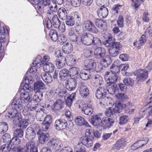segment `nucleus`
I'll return each instance as SVG.
<instances>
[{"label":"nucleus","instance_id":"obj_1","mask_svg":"<svg viewBox=\"0 0 152 152\" xmlns=\"http://www.w3.org/2000/svg\"><path fill=\"white\" fill-rule=\"evenodd\" d=\"M82 36L81 38L79 37L81 40L79 42H77V44L82 42L85 45H89L98 44L100 42V40L99 38L94 37L93 35L90 33H85L82 34Z\"/></svg>","mask_w":152,"mask_h":152},{"label":"nucleus","instance_id":"obj_2","mask_svg":"<svg viewBox=\"0 0 152 152\" xmlns=\"http://www.w3.org/2000/svg\"><path fill=\"white\" fill-rule=\"evenodd\" d=\"M106 87L104 86L98 88L96 92V96L97 98L101 100L100 103L103 105H107L109 102V98L106 96L107 93Z\"/></svg>","mask_w":152,"mask_h":152},{"label":"nucleus","instance_id":"obj_3","mask_svg":"<svg viewBox=\"0 0 152 152\" xmlns=\"http://www.w3.org/2000/svg\"><path fill=\"white\" fill-rule=\"evenodd\" d=\"M64 102L60 99H58L55 102L53 100H48L46 102V107L49 110L54 111H58L64 107Z\"/></svg>","mask_w":152,"mask_h":152},{"label":"nucleus","instance_id":"obj_4","mask_svg":"<svg viewBox=\"0 0 152 152\" xmlns=\"http://www.w3.org/2000/svg\"><path fill=\"white\" fill-rule=\"evenodd\" d=\"M33 82V78L30 76L25 77L23 82L21 83L20 91L29 93L32 89L31 84Z\"/></svg>","mask_w":152,"mask_h":152},{"label":"nucleus","instance_id":"obj_5","mask_svg":"<svg viewBox=\"0 0 152 152\" xmlns=\"http://www.w3.org/2000/svg\"><path fill=\"white\" fill-rule=\"evenodd\" d=\"M5 116L7 119L10 120L14 119L13 122L15 124H17L21 120V116L17 115L16 111L14 110L13 107H11L7 110Z\"/></svg>","mask_w":152,"mask_h":152},{"label":"nucleus","instance_id":"obj_6","mask_svg":"<svg viewBox=\"0 0 152 152\" xmlns=\"http://www.w3.org/2000/svg\"><path fill=\"white\" fill-rule=\"evenodd\" d=\"M83 28L86 30L94 33L98 32V30L94 23L88 20H85L82 23Z\"/></svg>","mask_w":152,"mask_h":152},{"label":"nucleus","instance_id":"obj_7","mask_svg":"<svg viewBox=\"0 0 152 152\" xmlns=\"http://www.w3.org/2000/svg\"><path fill=\"white\" fill-rule=\"evenodd\" d=\"M134 74L137 77V81H143L147 79L148 75V71L143 69H138L134 72Z\"/></svg>","mask_w":152,"mask_h":152},{"label":"nucleus","instance_id":"obj_8","mask_svg":"<svg viewBox=\"0 0 152 152\" xmlns=\"http://www.w3.org/2000/svg\"><path fill=\"white\" fill-rule=\"evenodd\" d=\"M78 80V78L74 77H71L68 79L66 81V87L67 89L69 91H73L77 85V81Z\"/></svg>","mask_w":152,"mask_h":152},{"label":"nucleus","instance_id":"obj_9","mask_svg":"<svg viewBox=\"0 0 152 152\" xmlns=\"http://www.w3.org/2000/svg\"><path fill=\"white\" fill-rule=\"evenodd\" d=\"M95 57L98 59H101L104 58L108 56L106 52L105 49L103 48H97L94 51Z\"/></svg>","mask_w":152,"mask_h":152},{"label":"nucleus","instance_id":"obj_10","mask_svg":"<svg viewBox=\"0 0 152 152\" xmlns=\"http://www.w3.org/2000/svg\"><path fill=\"white\" fill-rule=\"evenodd\" d=\"M79 107L81 110L82 113H84L86 115H90L93 112L92 107L90 104L80 103Z\"/></svg>","mask_w":152,"mask_h":152},{"label":"nucleus","instance_id":"obj_11","mask_svg":"<svg viewBox=\"0 0 152 152\" xmlns=\"http://www.w3.org/2000/svg\"><path fill=\"white\" fill-rule=\"evenodd\" d=\"M54 126L57 130L64 129L67 127V123L66 121L64 119H58L56 121Z\"/></svg>","mask_w":152,"mask_h":152},{"label":"nucleus","instance_id":"obj_12","mask_svg":"<svg viewBox=\"0 0 152 152\" xmlns=\"http://www.w3.org/2000/svg\"><path fill=\"white\" fill-rule=\"evenodd\" d=\"M52 118L51 115H48L44 118L42 124V128L43 131L46 132L48 130L52 121Z\"/></svg>","mask_w":152,"mask_h":152},{"label":"nucleus","instance_id":"obj_13","mask_svg":"<svg viewBox=\"0 0 152 152\" xmlns=\"http://www.w3.org/2000/svg\"><path fill=\"white\" fill-rule=\"evenodd\" d=\"M48 18H50L53 22V26L56 28H58L61 24L60 21L58 18L57 15L52 12L47 14Z\"/></svg>","mask_w":152,"mask_h":152},{"label":"nucleus","instance_id":"obj_14","mask_svg":"<svg viewBox=\"0 0 152 152\" xmlns=\"http://www.w3.org/2000/svg\"><path fill=\"white\" fill-rule=\"evenodd\" d=\"M79 94L83 98H86L89 94V91L87 87L82 83L79 85Z\"/></svg>","mask_w":152,"mask_h":152},{"label":"nucleus","instance_id":"obj_15","mask_svg":"<svg viewBox=\"0 0 152 152\" xmlns=\"http://www.w3.org/2000/svg\"><path fill=\"white\" fill-rule=\"evenodd\" d=\"M54 60V63L55 64L58 68L60 69L62 68L66 63V58L64 56H60L58 58H56Z\"/></svg>","mask_w":152,"mask_h":152},{"label":"nucleus","instance_id":"obj_16","mask_svg":"<svg viewBox=\"0 0 152 152\" xmlns=\"http://www.w3.org/2000/svg\"><path fill=\"white\" fill-rule=\"evenodd\" d=\"M85 67L88 70L94 69L96 66V63L95 61L92 59H87L84 62Z\"/></svg>","mask_w":152,"mask_h":152},{"label":"nucleus","instance_id":"obj_17","mask_svg":"<svg viewBox=\"0 0 152 152\" xmlns=\"http://www.w3.org/2000/svg\"><path fill=\"white\" fill-rule=\"evenodd\" d=\"M97 15L100 18H106L108 14V11L107 9L104 7L103 5L97 11Z\"/></svg>","mask_w":152,"mask_h":152},{"label":"nucleus","instance_id":"obj_18","mask_svg":"<svg viewBox=\"0 0 152 152\" xmlns=\"http://www.w3.org/2000/svg\"><path fill=\"white\" fill-rule=\"evenodd\" d=\"M20 100L22 104H26L31 101V96L29 93L21 92L20 94Z\"/></svg>","mask_w":152,"mask_h":152},{"label":"nucleus","instance_id":"obj_19","mask_svg":"<svg viewBox=\"0 0 152 152\" xmlns=\"http://www.w3.org/2000/svg\"><path fill=\"white\" fill-rule=\"evenodd\" d=\"M75 121L77 125L80 126L84 125L87 127L90 126L88 123L86 121L84 118L80 116L76 117L75 118Z\"/></svg>","mask_w":152,"mask_h":152},{"label":"nucleus","instance_id":"obj_20","mask_svg":"<svg viewBox=\"0 0 152 152\" xmlns=\"http://www.w3.org/2000/svg\"><path fill=\"white\" fill-rule=\"evenodd\" d=\"M104 35L103 37L105 38H106V40L104 42L103 44L105 45L106 47H108L110 46L113 43V39L114 38L112 36V34L107 33Z\"/></svg>","mask_w":152,"mask_h":152},{"label":"nucleus","instance_id":"obj_21","mask_svg":"<svg viewBox=\"0 0 152 152\" xmlns=\"http://www.w3.org/2000/svg\"><path fill=\"white\" fill-rule=\"evenodd\" d=\"M25 138L28 140L32 141L35 137L36 133L33 128L28 127L26 131Z\"/></svg>","mask_w":152,"mask_h":152},{"label":"nucleus","instance_id":"obj_22","mask_svg":"<svg viewBox=\"0 0 152 152\" xmlns=\"http://www.w3.org/2000/svg\"><path fill=\"white\" fill-rule=\"evenodd\" d=\"M106 88L108 92L111 94H117L119 92V90L117 88L116 85H115L110 84L108 83L106 84Z\"/></svg>","mask_w":152,"mask_h":152},{"label":"nucleus","instance_id":"obj_23","mask_svg":"<svg viewBox=\"0 0 152 152\" xmlns=\"http://www.w3.org/2000/svg\"><path fill=\"white\" fill-rule=\"evenodd\" d=\"M114 121L113 119L108 118H103L101 121V126L103 127H110L113 125Z\"/></svg>","mask_w":152,"mask_h":152},{"label":"nucleus","instance_id":"obj_24","mask_svg":"<svg viewBox=\"0 0 152 152\" xmlns=\"http://www.w3.org/2000/svg\"><path fill=\"white\" fill-rule=\"evenodd\" d=\"M45 88L44 83L41 80L37 81L34 84V91L35 92H42Z\"/></svg>","mask_w":152,"mask_h":152},{"label":"nucleus","instance_id":"obj_25","mask_svg":"<svg viewBox=\"0 0 152 152\" xmlns=\"http://www.w3.org/2000/svg\"><path fill=\"white\" fill-rule=\"evenodd\" d=\"M126 142L123 139L118 140L113 145L112 150L115 151H117L122 149L125 146Z\"/></svg>","mask_w":152,"mask_h":152},{"label":"nucleus","instance_id":"obj_26","mask_svg":"<svg viewBox=\"0 0 152 152\" xmlns=\"http://www.w3.org/2000/svg\"><path fill=\"white\" fill-rule=\"evenodd\" d=\"M93 139L87 137H83L81 138L80 141L82 144L87 147H90L93 145Z\"/></svg>","mask_w":152,"mask_h":152},{"label":"nucleus","instance_id":"obj_27","mask_svg":"<svg viewBox=\"0 0 152 152\" xmlns=\"http://www.w3.org/2000/svg\"><path fill=\"white\" fill-rule=\"evenodd\" d=\"M55 91L56 97L60 98L65 97L67 93V91L66 89H62L59 87L57 88Z\"/></svg>","mask_w":152,"mask_h":152},{"label":"nucleus","instance_id":"obj_28","mask_svg":"<svg viewBox=\"0 0 152 152\" xmlns=\"http://www.w3.org/2000/svg\"><path fill=\"white\" fill-rule=\"evenodd\" d=\"M68 34L70 38L72 39L73 41L76 42H79L81 40L80 38L77 35H75V33L74 29L73 28H71L69 29Z\"/></svg>","mask_w":152,"mask_h":152},{"label":"nucleus","instance_id":"obj_29","mask_svg":"<svg viewBox=\"0 0 152 152\" xmlns=\"http://www.w3.org/2000/svg\"><path fill=\"white\" fill-rule=\"evenodd\" d=\"M41 76L42 80L47 83H50L53 80L52 75L48 72L42 73Z\"/></svg>","mask_w":152,"mask_h":152},{"label":"nucleus","instance_id":"obj_30","mask_svg":"<svg viewBox=\"0 0 152 152\" xmlns=\"http://www.w3.org/2000/svg\"><path fill=\"white\" fill-rule=\"evenodd\" d=\"M35 145V143L31 141L27 142L25 145V147L29 152H37V149Z\"/></svg>","mask_w":152,"mask_h":152},{"label":"nucleus","instance_id":"obj_31","mask_svg":"<svg viewBox=\"0 0 152 152\" xmlns=\"http://www.w3.org/2000/svg\"><path fill=\"white\" fill-rule=\"evenodd\" d=\"M57 13L59 18L63 20H65L67 17L66 11L64 7H61L59 8L58 11Z\"/></svg>","mask_w":152,"mask_h":152},{"label":"nucleus","instance_id":"obj_32","mask_svg":"<svg viewBox=\"0 0 152 152\" xmlns=\"http://www.w3.org/2000/svg\"><path fill=\"white\" fill-rule=\"evenodd\" d=\"M73 49V45L70 43H66L62 47L63 51L64 53L66 54L70 53L72 50Z\"/></svg>","mask_w":152,"mask_h":152},{"label":"nucleus","instance_id":"obj_33","mask_svg":"<svg viewBox=\"0 0 152 152\" xmlns=\"http://www.w3.org/2000/svg\"><path fill=\"white\" fill-rule=\"evenodd\" d=\"M76 97L75 93H73L71 94L68 95L66 100V105L69 107H71L72 104Z\"/></svg>","mask_w":152,"mask_h":152},{"label":"nucleus","instance_id":"obj_34","mask_svg":"<svg viewBox=\"0 0 152 152\" xmlns=\"http://www.w3.org/2000/svg\"><path fill=\"white\" fill-rule=\"evenodd\" d=\"M54 69V66L51 63L48 62L43 66L44 70L46 72L52 73Z\"/></svg>","mask_w":152,"mask_h":152},{"label":"nucleus","instance_id":"obj_35","mask_svg":"<svg viewBox=\"0 0 152 152\" xmlns=\"http://www.w3.org/2000/svg\"><path fill=\"white\" fill-rule=\"evenodd\" d=\"M102 77L97 75H95L93 79V85L94 86L98 87L100 85L102 82Z\"/></svg>","mask_w":152,"mask_h":152},{"label":"nucleus","instance_id":"obj_36","mask_svg":"<svg viewBox=\"0 0 152 152\" xmlns=\"http://www.w3.org/2000/svg\"><path fill=\"white\" fill-rule=\"evenodd\" d=\"M118 78L117 75L110 74L108 79L106 80L107 84L109 83L110 84H113L117 81Z\"/></svg>","mask_w":152,"mask_h":152},{"label":"nucleus","instance_id":"obj_37","mask_svg":"<svg viewBox=\"0 0 152 152\" xmlns=\"http://www.w3.org/2000/svg\"><path fill=\"white\" fill-rule=\"evenodd\" d=\"M101 121L100 117L97 115H94L91 119V123L94 126H101Z\"/></svg>","mask_w":152,"mask_h":152},{"label":"nucleus","instance_id":"obj_38","mask_svg":"<svg viewBox=\"0 0 152 152\" xmlns=\"http://www.w3.org/2000/svg\"><path fill=\"white\" fill-rule=\"evenodd\" d=\"M58 140L54 138L50 139L49 142H48L47 145L48 148L50 149H55L58 146Z\"/></svg>","mask_w":152,"mask_h":152},{"label":"nucleus","instance_id":"obj_39","mask_svg":"<svg viewBox=\"0 0 152 152\" xmlns=\"http://www.w3.org/2000/svg\"><path fill=\"white\" fill-rule=\"evenodd\" d=\"M80 70L79 69L76 67H72L69 69V72L71 77L79 78V72Z\"/></svg>","mask_w":152,"mask_h":152},{"label":"nucleus","instance_id":"obj_40","mask_svg":"<svg viewBox=\"0 0 152 152\" xmlns=\"http://www.w3.org/2000/svg\"><path fill=\"white\" fill-rule=\"evenodd\" d=\"M69 75V71L66 68L61 70L59 73L60 78L63 80H65L67 79L68 76Z\"/></svg>","mask_w":152,"mask_h":152},{"label":"nucleus","instance_id":"obj_41","mask_svg":"<svg viewBox=\"0 0 152 152\" xmlns=\"http://www.w3.org/2000/svg\"><path fill=\"white\" fill-rule=\"evenodd\" d=\"M115 107L114 109L117 113H121L122 110L125 108L126 107L125 104H123L118 102H115Z\"/></svg>","mask_w":152,"mask_h":152},{"label":"nucleus","instance_id":"obj_42","mask_svg":"<svg viewBox=\"0 0 152 152\" xmlns=\"http://www.w3.org/2000/svg\"><path fill=\"white\" fill-rule=\"evenodd\" d=\"M100 60H101L100 64L103 65V67H107L108 65L110 64L112 62V61L109 56Z\"/></svg>","mask_w":152,"mask_h":152},{"label":"nucleus","instance_id":"obj_43","mask_svg":"<svg viewBox=\"0 0 152 152\" xmlns=\"http://www.w3.org/2000/svg\"><path fill=\"white\" fill-rule=\"evenodd\" d=\"M49 137V135L48 134L42 133L39 137V142L42 144H44L48 140Z\"/></svg>","mask_w":152,"mask_h":152},{"label":"nucleus","instance_id":"obj_44","mask_svg":"<svg viewBox=\"0 0 152 152\" xmlns=\"http://www.w3.org/2000/svg\"><path fill=\"white\" fill-rule=\"evenodd\" d=\"M94 21L96 26L100 28H104L106 25V23L101 19H95Z\"/></svg>","mask_w":152,"mask_h":152},{"label":"nucleus","instance_id":"obj_45","mask_svg":"<svg viewBox=\"0 0 152 152\" xmlns=\"http://www.w3.org/2000/svg\"><path fill=\"white\" fill-rule=\"evenodd\" d=\"M118 62V61H115L113 64L110 66V70L112 72L111 74L117 75L116 73L119 72V68L118 67L119 66L116 65Z\"/></svg>","mask_w":152,"mask_h":152},{"label":"nucleus","instance_id":"obj_46","mask_svg":"<svg viewBox=\"0 0 152 152\" xmlns=\"http://www.w3.org/2000/svg\"><path fill=\"white\" fill-rule=\"evenodd\" d=\"M44 112L42 109H40L39 111H37L36 114V117L38 121H43Z\"/></svg>","mask_w":152,"mask_h":152},{"label":"nucleus","instance_id":"obj_47","mask_svg":"<svg viewBox=\"0 0 152 152\" xmlns=\"http://www.w3.org/2000/svg\"><path fill=\"white\" fill-rule=\"evenodd\" d=\"M32 63L34 66H37V68L40 67L42 64V57L39 55L37 56Z\"/></svg>","mask_w":152,"mask_h":152},{"label":"nucleus","instance_id":"obj_48","mask_svg":"<svg viewBox=\"0 0 152 152\" xmlns=\"http://www.w3.org/2000/svg\"><path fill=\"white\" fill-rule=\"evenodd\" d=\"M36 93L34 95L33 99L34 101L37 102H39L42 98L43 94L42 92H35Z\"/></svg>","mask_w":152,"mask_h":152},{"label":"nucleus","instance_id":"obj_49","mask_svg":"<svg viewBox=\"0 0 152 152\" xmlns=\"http://www.w3.org/2000/svg\"><path fill=\"white\" fill-rule=\"evenodd\" d=\"M126 110L127 112L131 114L134 112L135 109L134 105L132 103H128L125 104Z\"/></svg>","mask_w":152,"mask_h":152},{"label":"nucleus","instance_id":"obj_50","mask_svg":"<svg viewBox=\"0 0 152 152\" xmlns=\"http://www.w3.org/2000/svg\"><path fill=\"white\" fill-rule=\"evenodd\" d=\"M11 140L10 135L8 133L4 134L1 138V140L6 144H10Z\"/></svg>","mask_w":152,"mask_h":152},{"label":"nucleus","instance_id":"obj_51","mask_svg":"<svg viewBox=\"0 0 152 152\" xmlns=\"http://www.w3.org/2000/svg\"><path fill=\"white\" fill-rule=\"evenodd\" d=\"M129 119V117L128 115H123L119 117V124L120 125L126 124Z\"/></svg>","mask_w":152,"mask_h":152},{"label":"nucleus","instance_id":"obj_52","mask_svg":"<svg viewBox=\"0 0 152 152\" xmlns=\"http://www.w3.org/2000/svg\"><path fill=\"white\" fill-rule=\"evenodd\" d=\"M65 23L68 26H72L74 25L75 21L74 18L70 16H68L66 18Z\"/></svg>","mask_w":152,"mask_h":152},{"label":"nucleus","instance_id":"obj_53","mask_svg":"<svg viewBox=\"0 0 152 152\" xmlns=\"http://www.w3.org/2000/svg\"><path fill=\"white\" fill-rule=\"evenodd\" d=\"M105 115L109 117H111L112 116H114L116 115V114L117 113L116 111H115L114 108H109V109H106L105 113Z\"/></svg>","mask_w":152,"mask_h":152},{"label":"nucleus","instance_id":"obj_54","mask_svg":"<svg viewBox=\"0 0 152 152\" xmlns=\"http://www.w3.org/2000/svg\"><path fill=\"white\" fill-rule=\"evenodd\" d=\"M123 81L126 86H132L134 84V80L130 77H126L123 80Z\"/></svg>","mask_w":152,"mask_h":152},{"label":"nucleus","instance_id":"obj_55","mask_svg":"<svg viewBox=\"0 0 152 152\" xmlns=\"http://www.w3.org/2000/svg\"><path fill=\"white\" fill-rule=\"evenodd\" d=\"M50 35L52 40L54 41H56L58 39V36L57 33L55 30H50Z\"/></svg>","mask_w":152,"mask_h":152},{"label":"nucleus","instance_id":"obj_56","mask_svg":"<svg viewBox=\"0 0 152 152\" xmlns=\"http://www.w3.org/2000/svg\"><path fill=\"white\" fill-rule=\"evenodd\" d=\"M7 124L4 122L0 123V133H4L8 130Z\"/></svg>","mask_w":152,"mask_h":152},{"label":"nucleus","instance_id":"obj_57","mask_svg":"<svg viewBox=\"0 0 152 152\" xmlns=\"http://www.w3.org/2000/svg\"><path fill=\"white\" fill-rule=\"evenodd\" d=\"M29 120L23 119H22L18 123H20V127L23 129H26L28 125L29 122Z\"/></svg>","mask_w":152,"mask_h":152},{"label":"nucleus","instance_id":"obj_58","mask_svg":"<svg viewBox=\"0 0 152 152\" xmlns=\"http://www.w3.org/2000/svg\"><path fill=\"white\" fill-rule=\"evenodd\" d=\"M86 70L81 71L80 73V78L84 80H87L89 78V75Z\"/></svg>","mask_w":152,"mask_h":152},{"label":"nucleus","instance_id":"obj_59","mask_svg":"<svg viewBox=\"0 0 152 152\" xmlns=\"http://www.w3.org/2000/svg\"><path fill=\"white\" fill-rule=\"evenodd\" d=\"M48 9H49L51 11V12H49V13L51 12L53 13V12H56L58 10V8L56 4L54 2H53V1L52 2L51 4L48 7L47 10H48Z\"/></svg>","mask_w":152,"mask_h":152},{"label":"nucleus","instance_id":"obj_60","mask_svg":"<svg viewBox=\"0 0 152 152\" xmlns=\"http://www.w3.org/2000/svg\"><path fill=\"white\" fill-rule=\"evenodd\" d=\"M80 26L77 25L75 27V30L76 32V34L75 33V35L77 36L79 38H82V35L83 34V31L81 29Z\"/></svg>","mask_w":152,"mask_h":152},{"label":"nucleus","instance_id":"obj_61","mask_svg":"<svg viewBox=\"0 0 152 152\" xmlns=\"http://www.w3.org/2000/svg\"><path fill=\"white\" fill-rule=\"evenodd\" d=\"M74 152H86V151L84 146L79 143L75 147Z\"/></svg>","mask_w":152,"mask_h":152},{"label":"nucleus","instance_id":"obj_62","mask_svg":"<svg viewBox=\"0 0 152 152\" xmlns=\"http://www.w3.org/2000/svg\"><path fill=\"white\" fill-rule=\"evenodd\" d=\"M118 99L121 101H124L126 100L128 97L126 95L123 93H119L115 94Z\"/></svg>","mask_w":152,"mask_h":152},{"label":"nucleus","instance_id":"obj_63","mask_svg":"<svg viewBox=\"0 0 152 152\" xmlns=\"http://www.w3.org/2000/svg\"><path fill=\"white\" fill-rule=\"evenodd\" d=\"M12 146L9 144H5L1 147V149L3 152H8L11 148Z\"/></svg>","mask_w":152,"mask_h":152},{"label":"nucleus","instance_id":"obj_64","mask_svg":"<svg viewBox=\"0 0 152 152\" xmlns=\"http://www.w3.org/2000/svg\"><path fill=\"white\" fill-rule=\"evenodd\" d=\"M23 131L21 129H16L14 132V135L18 137H22L23 135Z\"/></svg>","mask_w":152,"mask_h":152}]
</instances>
